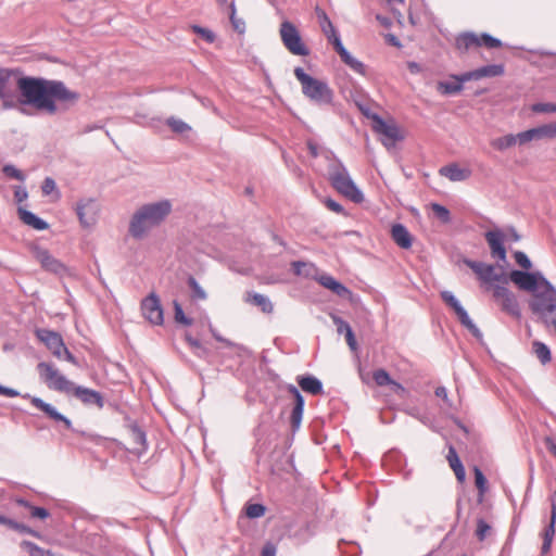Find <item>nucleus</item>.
Instances as JSON below:
<instances>
[{
	"instance_id": "nucleus-1",
	"label": "nucleus",
	"mask_w": 556,
	"mask_h": 556,
	"mask_svg": "<svg viewBox=\"0 0 556 556\" xmlns=\"http://www.w3.org/2000/svg\"><path fill=\"white\" fill-rule=\"evenodd\" d=\"M80 99L77 91L62 80L27 76L18 67H0V101L3 111L18 110L28 115L26 106H33L49 115L67 110Z\"/></svg>"
},
{
	"instance_id": "nucleus-2",
	"label": "nucleus",
	"mask_w": 556,
	"mask_h": 556,
	"mask_svg": "<svg viewBox=\"0 0 556 556\" xmlns=\"http://www.w3.org/2000/svg\"><path fill=\"white\" fill-rule=\"evenodd\" d=\"M507 277L521 290L532 292L529 307L541 323L556 315V288L540 271L514 269Z\"/></svg>"
},
{
	"instance_id": "nucleus-3",
	"label": "nucleus",
	"mask_w": 556,
	"mask_h": 556,
	"mask_svg": "<svg viewBox=\"0 0 556 556\" xmlns=\"http://www.w3.org/2000/svg\"><path fill=\"white\" fill-rule=\"evenodd\" d=\"M172 212V203L161 200L139 207L129 223V235L135 239H142L149 230L162 224Z\"/></svg>"
},
{
	"instance_id": "nucleus-4",
	"label": "nucleus",
	"mask_w": 556,
	"mask_h": 556,
	"mask_svg": "<svg viewBox=\"0 0 556 556\" xmlns=\"http://www.w3.org/2000/svg\"><path fill=\"white\" fill-rule=\"evenodd\" d=\"M294 76L302 86L303 94L309 99V101L320 106L333 104L334 92L326 81L308 75L300 66L294 68Z\"/></svg>"
},
{
	"instance_id": "nucleus-5",
	"label": "nucleus",
	"mask_w": 556,
	"mask_h": 556,
	"mask_svg": "<svg viewBox=\"0 0 556 556\" xmlns=\"http://www.w3.org/2000/svg\"><path fill=\"white\" fill-rule=\"evenodd\" d=\"M329 181L331 186L342 195L354 203H362L364 194L351 178L346 167L340 160H336L329 166Z\"/></svg>"
},
{
	"instance_id": "nucleus-6",
	"label": "nucleus",
	"mask_w": 556,
	"mask_h": 556,
	"mask_svg": "<svg viewBox=\"0 0 556 556\" xmlns=\"http://www.w3.org/2000/svg\"><path fill=\"white\" fill-rule=\"evenodd\" d=\"M279 34L283 46L290 53L300 56L309 54V49L303 42L300 31L293 23L283 21L280 24Z\"/></svg>"
},
{
	"instance_id": "nucleus-7",
	"label": "nucleus",
	"mask_w": 556,
	"mask_h": 556,
	"mask_svg": "<svg viewBox=\"0 0 556 556\" xmlns=\"http://www.w3.org/2000/svg\"><path fill=\"white\" fill-rule=\"evenodd\" d=\"M40 378L47 386L55 391L68 393L73 389V382L67 380L65 376L50 363L41 362L37 365Z\"/></svg>"
},
{
	"instance_id": "nucleus-8",
	"label": "nucleus",
	"mask_w": 556,
	"mask_h": 556,
	"mask_svg": "<svg viewBox=\"0 0 556 556\" xmlns=\"http://www.w3.org/2000/svg\"><path fill=\"white\" fill-rule=\"evenodd\" d=\"M485 46L489 49L500 48L502 41L488 33H482L480 36L475 33L467 31L460 34L456 38V48L462 51H468L472 47Z\"/></svg>"
},
{
	"instance_id": "nucleus-9",
	"label": "nucleus",
	"mask_w": 556,
	"mask_h": 556,
	"mask_svg": "<svg viewBox=\"0 0 556 556\" xmlns=\"http://www.w3.org/2000/svg\"><path fill=\"white\" fill-rule=\"evenodd\" d=\"M370 117L374 123L372 130L383 136L381 142L386 148L390 149L391 147H394L396 141L403 140V136L401 135V130L396 124L387 123L380 115L376 113Z\"/></svg>"
},
{
	"instance_id": "nucleus-10",
	"label": "nucleus",
	"mask_w": 556,
	"mask_h": 556,
	"mask_svg": "<svg viewBox=\"0 0 556 556\" xmlns=\"http://www.w3.org/2000/svg\"><path fill=\"white\" fill-rule=\"evenodd\" d=\"M79 224L83 228H90L96 225L99 213V205L92 198L80 199L75 207Z\"/></svg>"
},
{
	"instance_id": "nucleus-11",
	"label": "nucleus",
	"mask_w": 556,
	"mask_h": 556,
	"mask_svg": "<svg viewBox=\"0 0 556 556\" xmlns=\"http://www.w3.org/2000/svg\"><path fill=\"white\" fill-rule=\"evenodd\" d=\"M548 502L551 504V516L548 523L544 527L543 531L541 532V538L543 540L541 546L542 556H545L551 552L553 540L556 532V490L552 494H549Z\"/></svg>"
},
{
	"instance_id": "nucleus-12",
	"label": "nucleus",
	"mask_w": 556,
	"mask_h": 556,
	"mask_svg": "<svg viewBox=\"0 0 556 556\" xmlns=\"http://www.w3.org/2000/svg\"><path fill=\"white\" fill-rule=\"evenodd\" d=\"M143 317L151 324L161 326L164 321V313L159 296L152 292L141 301Z\"/></svg>"
},
{
	"instance_id": "nucleus-13",
	"label": "nucleus",
	"mask_w": 556,
	"mask_h": 556,
	"mask_svg": "<svg viewBox=\"0 0 556 556\" xmlns=\"http://www.w3.org/2000/svg\"><path fill=\"white\" fill-rule=\"evenodd\" d=\"M556 138V122L540 125L538 127L519 132V144H526L533 140Z\"/></svg>"
},
{
	"instance_id": "nucleus-14",
	"label": "nucleus",
	"mask_w": 556,
	"mask_h": 556,
	"mask_svg": "<svg viewBox=\"0 0 556 556\" xmlns=\"http://www.w3.org/2000/svg\"><path fill=\"white\" fill-rule=\"evenodd\" d=\"M493 296L501 302L502 309L513 316L520 315V308L515 294L506 288V285L494 286Z\"/></svg>"
},
{
	"instance_id": "nucleus-15",
	"label": "nucleus",
	"mask_w": 556,
	"mask_h": 556,
	"mask_svg": "<svg viewBox=\"0 0 556 556\" xmlns=\"http://www.w3.org/2000/svg\"><path fill=\"white\" fill-rule=\"evenodd\" d=\"M491 255L498 261L506 262L507 252L504 245L505 235L502 230H489L484 233Z\"/></svg>"
},
{
	"instance_id": "nucleus-16",
	"label": "nucleus",
	"mask_w": 556,
	"mask_h": 556,
	"mask_svg": "<svg viewBox=\"0 0 556 556\" xmlns=\"http://www.w3.org/2000/svg\"><path fill=\"white\" fill-rule=\"evenodd\" d=\"M36 337L46 345V348L53 354V356H60L61 349H63L65 344L62 336L59 332L39 328L36 330Z\"/></svg>"
},
{
	"instance_id": "nucleus-17",
	"label": "nucleus",
	"mask_w": 556,
	"mask_h": 556,
	"mask_svg": "<svg viewBox=\"0 0 556 556\" xmlns=\"http://www.w3.org/2000/svg\"><path fill=\"white\" fill-rule=\"evenodd\" d=\"M288 391L294 397V405H293L291 416H290L291 428H292V431L294 432L301 426V421H302L303 413H304L305 400L295 386L289 384Z\"/></svg>"
},
{
	"instance_id": "nucleus-18",
	"label": "nucleus",
	"mask_w": 556,
	"mask_h": 556,
	"mask_svg": "<svg viewBox=\"0 0 556 556\" xmlns=\"http://www.w3.org/2000/svg\"><path fill=\"white\" fill-rule=\"evenodd\" d=\"M71 392H73L74 396L85 405H94L98 408H102L104 406V397L99 391L73 384Z\"/></svg>"
},
{
	"instance_id": "nucleus-19",
	"label": "nucleus",
	"mask_w": 556,
	"mask_h": 556,
	"mask_svg": "<svg viewBox=\"0 0 556 556\" xmlns=\"http://www.w3.org/2000/svg\"><path fill=\"white\" fill-rule=\"evenodd\" d=\"M35 256L40 262L41 266L48 271L56 275H62L66 271L64 264L53 257L46 249L37 248L35 250Z\"/></svg>"
},
{
	"instance_id": "nucleus-20",
	"label": "nucleus",
	"mask_w": 556,
	"mask_h": 556,
	"mask_svg": "<svg viewBox=\"0 0 556 556\" xmlns=\"http://www.w3.org/2000/svg\"><path fill=\"white\" fill-rule=\"evenodd\" d=\"M128 432L134 446L130 451L135 454L141 455L147 452V434L146 432L138 426L136 421H131L127 425Z\"/></svg>"
},
{
	"instance_id": "nucleus-21",
	"label": "nucleus",
	"mask_w": 556,
	"mask_h": 556,
	"mask_svg": "<svg viewBox=\"0 0 556 556\" xmlns=\"http://www.w3.org/2000/svg\"><path fill=\"white\" fill-rule=\"evenodd\" d=\"M505 72L503 64H490L481 66L477 70L464 73L465 79L478 80L483 77L502 76Z\"/></svg>"
},
{
	"instance_id": "nucleus-22",
	"label": "nucleus",
	"mask_w": 556,
	"mask_h": 556,
	"mask_svg": "<svg viewBox=\"0 0 556 556\" xmlns=\"http://www.w3.org/2000/svg\"><path fill=\"white\" fill-rule=\"evenodd\" d=\"M454 81L441 80L437 84V90L443 96H454L464 89V84L470 79L464 78V73L460 75H451Z\"/></svg>"
},
{
	"instance_id": "nucleus-23",
	"label": "nucleus",
	"mask_w": 556,
	"mask_h": 556,
	"mask_svg": "<svg viewBox=\"0 0 556 556\" xmlns=\"http://www.w3.org/2000/svg\"><path fill=\"white\" fill-rule=\"evenodd\" d=\"M392 240L402 249H409L413 244V236L403 224H394L391 228Z\"/></svg>"
},
{
	"instance_id": "nucleus-24",
	"label": "nucleus",
	"mask_w": 556,
	"mask_h": 556,
	"mask_svg": "<svg viewBox=\"0 0 556 556\" xmlns=\"http://www.w3.org/2000/svg\"><path fill=\"white\" fill-rule=\"evenodd\" d=\"M300 388L312 395L323 394V382L313 375H302L296 377Z\"/></svg>"
},
{
	"instance_id": "nucleus-25",
	"label": "nucleus",
	"mask_w": 556,
	"mask_h": 556,
	"mask_svg": "<svg viewBox=\"0 0 556 556\" xmlns=\"http://www.w3.org/2000/svg\"><path fill=\"white\" fill-rule=\"evenodd\" d=\"M480 281L494 289V286L496 285H507L508 277L504 273H496L495 266L492 264H488L486 267L484 268V273Z\"/></svg>"
},
{
	"instance_id": "nucleus-26",
	"label": "nucleus",
	"mask_w": 556,
	"mask_h": 556,
	"mask_svg": "<svg viewBox=\"0 0 556 556\" xmlns=\"http://www.w3.org/2000/svg\"><path fill=\"white\" fill-rule=\"evenodd\" d=\"M24 399H29L30 403L41 412H43L47 417L52 419L55 422H59V420H62V414L59 413L54 406H52L49 403H46L42 399L37 396H31L30 394L26 393L22 395Z\"/></svg>"
},
{
	"instance_id": "nucleus-27",
	"label": "nucleus",
	"mask_w": 556,
	"mask_h": 556,
	"mask_svg": "<svg viewBox=\"0 0 556 556\" xmlns=\"http://www.w3.org/2000/svg\"><path fill=\"white\" fill-rule=\"evenodd\" d=\"M18 217L27 226H30L31 228L36 230H46L49 228V224L43 220L42 218L38 217L33 212L25 210L23 207H20L18 211Z\"/></svg>"
},
{
	"instance_id": "nucleus-28",
	"label": "nucleus",
	"mask_w": 556,
	"mask_h": 556,
	"mask_svg": "<svg viewBox=\"0 0 556 556\" xmlns=\"http://www.w3.org/2000/svg\"><path fill=\"white\" fill-rule=\"evenodd\" d=\"M14 503L23 507L33 519L46 520L50 517V511L47 508L35 506L29 501L22 497L15 498Z\"/></svg>"
},
{
	"instance_id": "nucleus-29",
	"label": "nucleus",
	"mask_w": 556,
	"mask_h": 556,
	"mask_svg": "<svg viewBox=\"0 0 556 556\" xmlns=\"http://www.w3.org/2000/svg\"><path fill=\"white\" fill-rule=\"evenodd\" d=\"M318 281L323 287L331 290L338 296L344 298L351 294L349 288H346L343 283H341L330 275H321Z\"/></svg>"
},
{
	"instance_id": "nucleus-30",
	"label": "nucleus",
	"mask_w": 556,
	"mask_h": 556,
	"mask_svg": "<svg viewBox=\"0 0 556 556\" xmlns=\"http://www.w3.org/2000/svg\"><path fill=\"white\" fill-rule=\"evenodd\" d=\"M440 174L451 181H463L470 176V170L460 168L457 164H448L440 168Z\"/></svg>"
},
{
	"instance_id": "nucleus-31",
	"label": "nucleus",
	"mask_w": 556,
	"mask_h": 556,
	"mask_svg": "<svg viewBox=\"0 0 556 556\" xmlns=\"http://www.w3.org/2000/svg\"><path fill=\"white\" fill-rule=\"evenodd\" d=\"M455 314L457 315L458 317V320L460 321V324L467 328V330L478 340V341H482L483 339V334L482 332L480 331V329L473 324V321L470 319L467 311L460 306L458 307L456 311H454Z\"/></svg>"
},
{
	"instance_id": "nucleus-32",
	"label": "nucleus",
	"mask_w": 556,
	"mask_h": 556,
	"mask_svg": "<svg viewBox=\"0 0 556 556\" xmlns=\"http://www.w3.org/2000/svg\"><path fill=\"white\" fill-rule=\"evenodd\" d=\"M446 459L450 464V467L453 469L457 480L463 482L466 477L465 468L458 457V454L453 445L448 446V453L446 455Z\"/></svg>"
},
{
	"instance_id": "nucleus-33",
	"label": "nucleus",
	"mask_w": 556,
	"mask_h": 556,
	"mask_svg": "<svg viewBox=\"0 0 556 556\" xmlns=\"http://www.w3.org/2000/svg\"><path fill=\"white\" fill-rule=\"evenodd\" d=\"M247 302H250L251 304L257 306L261 308L263 313H271L274 309L273 303L270 300L261 293H248L247 294Z\"/></svg>"
},
{
	"instance_id": "nucleus-34",
	"label": "nucleus",
	"mask_w": 556,
	"mask_h": 556,
	"mask_svg": "<svg viewBox=\"0 0 556 556\" xmlns=\"http://www.w3.org/2000/svg\"><path fill=\"white\" fill-rule=\"evenodd\" d=\"M316 14L319 21L320 28L327 39H332L333 36L338 35L337 29L334 28L332 22L326 14V12L319 8L316 9Z\"/></svg>"
},
{
	"instance_id": "nucleus-35",
	"label": "nucleus",
	"mask_w": 556,
	"mask_h": 556,
	"mask_svg": "<svg viewBox=\"0 0 556 556\" xmlns=\"http://www.w3.org/2000/svg\"><path fill=\"white\" fill-rule=\"evenodd\" d=\"M532 353L536 356L542 365H546L552 361V352L551 349L541 341L532 342Z\"/></svg>"
},
{
	"instance_id": "nucleus-36",
	"label": "nucleus",
	"mask_w": 556,
	"mask_h": 556,
	"mask_svg": "<svg viewBox=\"0 0 556 556\" xmlns=\"http://www.w3.org/2000/svg\"><path fill=\"white\" fill-rule=\"evenodd\" d=\"M516 143H519V132L517 135H506L498 137L492 141V147L498 151H504L511 148Z\"/></svg>"
},
{
	"instance_id": "nucleus-37",
	"label": "nucleus",
	"mask_w": 556,
	"mask_h": 556,
	"mask_svg": "<svg viewBox=\"0 0 556 556\" xmlns=\"http://www.w3.org/2000/svg\"><path fill=\"white\" fill-rule=\"evenodd\" d=\"M20 546L29 556H55L50 549L41 548L31 541L23 540Z\"/></svg>"
},
{
	"instance_id": "nucleus-38",
	"label": "nucleus",
	"mask_w": 556,
	"mask_h": 556,
	"mask_svg": "<svg viewBox=\"0 0 556 556\" xmlns=\"http://www.w3.org/2000/svg\"><path fill=\"white\" fill-rule=\"evenodd\" d=\"M228 7H229V10H230L229 20H230V23H231V26H232L233 30L237 31L240 35L244 34L245 33V22L242 18L237 16L235 0H231L229 2Z\"/></svg>"
},
{
	"instance_id": "nucleus-39",
	"label": "nucleus",
	"mask_w": 556,
	"mask_h": 556,
	"mask_svg": "<svg viewBox=\"0 0 556 556\" xmlns=\"http://www.w3.org/2000/svg\"><path fill=\"white\" fill-rule=\"evenodd\" d=\"M291 268L294 275L309 277L315 269L312 263L303 261H294L291 263Z\"/></svg>"
},
{
	"instance_id": "nucleus-40",
	"label": "nucleus",
	"mask_w": 556,
	"mask_h": 556,
	"mask_svg": "<svg viewBox=\"0 0 556 556\" xmlns=\"http://www.w3.org/2000/svg\"><path fill=\"white\" fill-rule=\"evenodd\" d=\"M245 515L250 519H256L265 515L266 506L260 503L247 504Z\"/></svg>"
},
{
	"instance_id": "nucleus-41",
	"label": "nucleus",
	"mask_w": 556,
	"mask_h": 556,
	"mask_svg": "<svg viewBox=\"0 0 556 556\" xmlns=\"http://www.w3.org/2000/svg\"><path fill=\"white\" fill-rule=\"evenodd\" d=\"M188 286L192 292L191 298L193 300H205L206 293L203 290V288L199 285L197 279L193 276H189L188 278Z\"/></svg>"
},
{
	"instance_id": "nucleus-42",
	"label": "nucleus",
	"mask_w": 556,
	"mask_h": 556,
	"mask_svg": "<svg viewBox=\"0 0 556 556\" xmlns=\"http://www.w3.org/2000/svg\"><path fill=\"white\" fill-rule=\"evenodd\" d=\"M473 473H475V484L480 493V495H483L488 489V480L485 476L483 475L482 470L475 466L473 467Z\"/></svg>"
},
{
	"instance_id": "nucleus-43",
	"label": "nucleus",
	"mask_w": 556,
	"mask_h": 556,
	"mask_svg": "<svg viewBox=\"0 0 556 556\" xmlns=\"http://www.w3.org/2000/svg\"><path fill=\"white\" fill-rule=\"evenodd\" d=\"M166 124L176 134H184L191 129V127L187 123L173 116L166 121Z\"/></svg>"
},
{
	"instance_id": "nucleus-44",
	"label": "nucleus",
	"mask_w": 556,
	"mask_h": 556,
	"mask_svg": "<svg viewBox=\"0 0 556 556\" xmlns=\"http://www.w3.org/2000/svg\"><path fill=\"white\" fill-rule=\"evenodd\" d=\"M372 378L376 384L379 387L389 386L390 382H393V379L390 377L389 372L382 368L375 370Z\"/></svg>"
},
{
	"instance_id": "nucleus-45",
	"label": "nucleus",
	"mask_w": 556,
	"mask_h": 556,
	"mask_svg": "<svg viewBox=\"0 0 556 556\" xmlns=\"http://www.w3.org/2000/svg\"><path fill=\"white\" fill-rule=\"evenodd\" d=\"M174 318L176 323L182 324L185 326H191L193 323L191 318L185 315L181 305L177 301H174Z\"/></svg>"
},
{
	"instance_id": "nucleus-46",
	"label": "nucleus",
	"mask_w": 556,
	"mask_h": 556,
	"mask_svg": "<svg viewBox=\"0 0 556 556\" xmlns=\"http://www.w3.org/2000/svg\"><path fill=\"white\" fill-rule=\"evenodd\" d=\"M191 30L202 37L208 43H213L216 39V35L211 29L200 25H192Z\"/></svg>"
},
{
	"instance_id": "nucleus-47",
	"label": "nucleus",
	"mask_w": 556,
	"mask_h": 556,
	"mask_svg": "<svg viewBox=\"0 0 556 556\" xmlns=\"http://www.w3.org/2000/svg\"><path fill=\"white\" fill-rule=\"evenodd\" d=\"M432 212L434 215L443 223H450L451 222V213L450 211L439 203H432L431 204Z\"/></svg>"
},
{
	"instance_id": "nucleus-48",
	"label": "nucleus",
	"mask_w": 556,
	"mask_h": 556,
	"mask_svg": "<svg viewBox=\"0 0 556 556\" xmlns=\"http://www.w3.org/2000/svg\"><path fill=\"white\" fill-rule=\"evenodd\" d=\"M463 262L478 276L479 280H481L484 273V268L486 267L488 264L483 262L472 261L469 258H464Z\"/></svg>"
},
{
	"instance_id": "nucleus-49",
	"label": "nucleus",
	"mask_w": 556,
	"mask_h": 556,
	"mask_svg": "<svg viewBox=\"0 0 556 556\" xmlns=\"http://www.w3.org/2000/svg\"><path fill=\"white\" fill-rule=\"evenodd\" d=\"M2 173L7 176V177H10V178H13V179H16V180H20V181H24L25 180V175L23 174L22 170L17 169L14 165L12 164H5L3 167H2Z\"/></svg>"
},
{
	"instance_id": "nucleus-50",
	"label": "nucleus",
	"mask_w": 556,
	"mask_h": 556,
	"mask_svg": "<svg viewBox=\"0 0 556 556\" xmlns=\"http://www.w3.org/2000/svg\"><path fill=\"white\" fill-rule=\"evenodd\" d=\"M491 531V526L482 518L477 520L476 536L479 541H483Z\"/></svg>"
},
{
	"instance_id": "nucleus-51",
	"label": "nucleus",
	"mask_w": 556,
	"mask_h": 556,
	"mask_svg": "<svg viewBox=\"0 0 556 556\" xmlns=\"http://www.w3.org/2000/svg\"><path fill=\"white\" fill-rule=\"evenodd\" d=\"M186 341L194 350V353L197 356L202 357V356L206 355V353H207L206 349L202 346L201 342L198 339H194L192 336L187 333Z\"/></svg>"
},
{
	"instance_id": "nucleus-52",
	"label": "nucleus",
	"mask_w": 556,
	"mask_h": 556,
	"mask_svg": "<svg viewBox=\"0 0 556 556\" xmlns=\"http://www.w3.org/2000/svg\"><path fill=\"white\" fill-rule=\"evenodd\" d=\"M534 113H556V103L539 102L531 108Z\"/></svg>"
},
{
	"instance_id": "nucleus-53",
	"label": "nucleus",
	"mask_w": 556,
	"mask_h": 556,
	"mask_svg": "<svg viewBox=\"0 0 556 556\" xmlns=\"http://www.w3.org/2000/svg\"><path fill=\"white\" fill-rule=\"evenodd\" d=\"M514 257L516 263L525 270H529L532 267V263L525 252L516 251Z\"/></svg>"
},
{
	"instance_id": "nucleus-54",
	"label": "nucleus",
	"mask_w": 556,
	"mask_h": 556,
	"mask_svg": "<svg viewBox=\"0 0 556 556\" xmlns=\"http://www.w3.org/2000/svg\"><path fill=\"white\" fill-rule=\"evenodd\" d=\"M441 298L447 306L453 308V311H456L458 307L462 306L459 301L455 298V295L451 291H447V290L442 291Z\"/></svg>"
},
{
	"instance_id": "nucleus-55",
	"label": "nucleus",
	"mask_w": 556,
	"mask_h": 556,
	"mask_svg": "<svg viewBox=\"0 0 556 556\" xmlns=\"http://www.w3.org/2000/svg\"><path fill=\"white\" fill-rule=\"evenodd\" d=\"M332 320H333V324L337 326V331L339 334H341V333L345 334L348 331L352 330V327L350 326V324L348 321H345L344 319H342L341 317L332 316Z\"/></svg>"
},
{
	"instance_id": "nucleus-56",
	"label": "nucleus",
	"mask_w": 556,
	"mask_h": 556,
	"mask_svg": "<svg viewBox=\"0 0 556 556\" xmlns=\"http://www.w3.org/2000/svg\"><path fill=\"white\" fill-rule=\"evenodd\" d=\"M0 525L5 526L8 529L16 531L17 528L23 529L20 526V521L14 518H10L5 515L0 514Z\"/></svg>"
},
{
	"instance_id": "nucleus-57",
	"label": "nucleus",
	"mask_w": 556,
	"mask_h": 556,
	"mask_svg": "<svg viewBox=\"0 0 556 556\" xmlns=\"http://www.w3.org/2000/svg\"><path fill=\"white\" fill-rule=\"evenodd\" d=\"M58 359H65L71 364L78 366L77 358L72 354V352L66 348V345L61 349L60 356H56Z\"/></svg>"
},
{
	"instance_id": "nucleus-58",
	"label": "nucleus",
	"mask_w": 556,
	"mask_h": 556,
	"mask_svg": "<svg viewBox=\"0 0 556 556\" xmlns=\"http://www.w3.org/2000/svg\"><path fill=\"white\" fill-rule=\"evenodd\" d=\"M324 203L330 211L337 214H344V207L339 202L332 200L331 198H327L324 201Z\"/></svg>"
},
{
	"instance_id": "nucleus-59",
	"label": "nucleus",
	"mask_w": 556,
	"mask_h": 556,
	"mask_svg": "<svg viewBox=\"0 0 556 556\" xmlns=\"http://www.w3.org/2000/svg\"><path fill=\"white\" fill-rule=\"evenodd\" d=\"M55 188L56 184L54 179L51 177H46L41 186L42 193L50 194L53 190H55Z\"/></svg>"
},
{
	"instance_id": "nucleus-60",
	"label": "nucleus",
	"mask_w": 556,
	"mask_h": 556,
	"mask_svg": "<svg viewBox=\"0 0 556 556\" xmlns=\"http://www.w3.org/2000/svg\"><path fill=\"white\" fill-rule=\"evenodd\" d=\"M349 67L361 75H366L365 64L355 58L353 59Z\"/></svg>"
},
{
	"instance_id": "nucleus-61",
	"label": "nucleus",
	"mask_w": 556,
	"mask_h": 556,
	"mask_svg": "<svg viewBox=\"0 0 556 556\" xmlns=\"http://www.w3.org/2000/svg\"><path fill=\"white\" fill-rule=\"evenodd\" d=\"M328 41L333 46V49L338 54L346 50L341 41L339 34L333 36L332 39H329Z\"/></svg>"
},
{
	"instance_id": "nucleus-62",
	"label": "nucleus",
	"mask_w": 556,
	"mask_h": 556,
	"mask_svg": "<svg viewBox=\"0 0 556 556\" xmlns=\"http://www.w3.org/2000/svg\"><path fill=\"white\" fill-rule=\"evenodd\" d=\"M27 197H28V193L25 188L17 187L14 190V199L16 200L17 203L25 201L27 199Z\"/></svg>"
},
{
	"instance_id": "nucleus-63",
	"label": "nucleus",
	"mask_w": 556,
	"mask_h": 556,
	"mask_svg": "<svg viewBox=\"0 0 556 556\" xmlns=\"http://www.w3.org/2000/svg\"><path fill=\"white\" fill-rule=\"evenodd\" d=\"M544 443L547 451L556 458V440L552 437H546Z\"/></svg>"
},
{
	"instance_id": "nucleus-64",
	"label": "nucleus",
	"mask_w": 556,
	"mask_h": 556,
	"mask_svg": "<svg viewBox=\"0 0 556 556\" xmlns=\"http://www.w3.org/2000/svg\"><path fill=\"white\" fill-rule=\"evenodd\" d=\"M276 546L273 543H266L262 548L261 556H276Z\"/></svg>"
}]
</instances>
